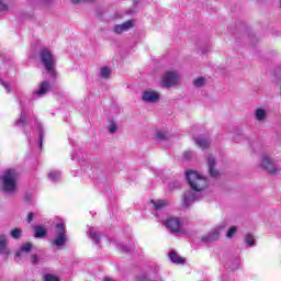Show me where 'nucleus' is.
I'll return each instance as SVG.
<instances>
[{"instance_id":"obj_46","label":"nucleus","mask_w":281,"mask_h":281,"mask_svg":"<svg viewBox=\"0 0 281 281\" xmlns=\"http://www.w3.org/2000/svg\"><path fill=\"white\" fill-rule=\"evenodd\" d=\"M198 142H203V139H198Z\"/></svg>"},{"instance_id":"obj_7","label":"nucleus","mask_w":281,"mask_h":281,"mask_svg":"<svg viewBox=\"0 0 281 281\" xmlns=\"http://www.w3.org/2000/svg\"><path fill=\"white\" fill-rule=\"evenodd\" d=\"M176 85H179V74L175 70L165 72L161 79V86L170 89V87H176Z\"/></svg>"},{"instance_id":"obj_18","label":"nucleus","mask_w":281,"mask_h":281,"mask_svg":"<svg viewBox=\"0 0 281 281\" xmlns=\"http://www.w3.org/2000/svg\"><path fill=\"white\" fill-rule=\"evenodd\" d=\"M7 246L8 237L5 235H0V254H9Z\"/></svg>"},{"instance_id":"obj_3","label":"nucleus","mask_w":281,"mask_h":281,"mask_svg":"<svg viewBox=\"0 0 281 281\" xmlns=\"http://www.w3.org/2000/svg\"><path fill=\"white\" fill-rule=\"evenodd\" d=\"M40 60L42 65L45 67L47 74H49L52 78H56V56H54L49 48L41 49Z\"/></svg>"},{"instance_id":"obj_1","label":"nucleus","mask_w":281,"mask_h":281,"mask_svg":"<svg viewBox=\"0 0 281 281\" xmlns=\"http://www.w3.org/2000/svg\"><path fill=\"white\" fill-rule=\"evenodd\" d=\"M186 176L191 190L184 192L182 205L190 207L194 201L200 199L196 192H203L207 188V178L196 171H187Z\"/></svg>"},{"instance_id":"obj_30","label":"nucleus","mask_w":281,"mask_h":281,"mask_svg":"<svg viewBox=\"0 0 281 281\" xmlns=\"http://www.w3.org/2000/svg\"><path fill=\"white\" fill-rule=\"evenodd\" d=\"M236 232H238V227L236 226H232L228 232L226 233V237L228 238H234V236L236 235Z\"/></svg>"},{"instance_id":"obj_25","label":"nucleus","mask_w":281,"mask_h":281,"mask_svg":"<svg viewBox=\"0 0 281 281\" xmlns=\"http://www.w3.org/2000/svg\"><path fill=\"white\" fill-rule=\"evenodd\" d=\"M71 159L77 161H85V154L82 151H75Z\"/></svg>"},{"instance_id":"obj_44","label":"nucleus","mask_w":281,"mask_h":281,"mask_svg":"<svg viewBox=\"0 0 281 281\" xmlns=\"http://www.w3.org/2000/svg\"><path fill=\"white\" fill-rule=\"evenodd\" d=\"M87 1H91V0H71V2L75 4L87 2Z\"/></svg>"},{"instance_id":"obj_11","label":"nucleus","mask_w":281,"mask_h":281,"mask_svg":"<svg viewBox=\"0 0 281 281\" xmlns=\"http://www.w3.org/2000/svg\"><path fill=\"white\" fill-rule=\"evenodd\" d=\"M88 236L94 243V245L100 247L101 235L97 227H90L88 231Z\"/></svg>"},{"instance_id":"obj_39","label":"nucleus","mask_w":281,"mask_h":281,"mask_svg":"<svg viewBox=\"0 0 281 281\" xmlns=\"http://www.w3.org/2000/svg\"><path fill=\"white\" fill-rule=\"evenodd\" d=\"M228 269H231V271H236V269H238V259H235Z\"/></svg>"},{"instance_id":"obj_26","label":"nucleus","mask_w":281,"mask_h":281,"mask_svg":"<svg viewBox=\"0 0 281 281\" xmlns=\"http://www.w3.org/2000/svg\"><path fill=\"white\" fill-rule=\"evenodd\" d=\"M245 243H246V245H249L250 247H254V245L256 243V238H254V235L247 234L245 236Z\"/></svg>"},{"instance_id":"obj_31","label":"nucleus","mask_w":281,"mask_h":281,"mask_svg":"<svg viewBox=\"0 0 281 281\" xmlns=\"http://www.w3.org/2000/svg\"><path fill=\"white\" fill-rule=\"evenodd\" d=\"M169 190H177L179 188H181V182L179 181H171L169 182V186H168Z\"/></svg>"},{"instance_id":"obj_43","label":"nucleus","mask_w":281,"mask_h":281,"mask_svg":"<svg viewBox=\"0 0 281 281\" xmlns=\"http://www.w3.org/2000/svg\"><path fill=\"white\" fill-rule=\"evenodd\" d=\"M183 157H184V159H190L192 157V153L191 151H186Z\"/></svg>"},{"instance_id":"obj_33","label":"nucleus","mask_w":281,"mask_h":281,"mask_svg":"<svg viewBox=\"0 0 281 281\" xmlns=\"http://www.w3.org/2000/svg\"><path fill=\"white\" fill-rule=\"evenodd\" d=\"M195 144L198 148H201L202 150H206V148H210V142H196Z\"/></svg>"},{"instance_id":"obj_45","label":"nucleus","mask_w":281,"mask_h":281,"mask_svg":"<svg viewBox=\"0 0 281 281\" xmlns=\"http://www.w3.org/2000/svg\"><path fill=\"white\" fill-rule=\"evenodd\" d=\"M44 137H43V132H40V136L37 138V142H43Z\"/></svg>"},{"instance_id":"obj_8","label":"nucleus","mask_w":281,"mask_h":281,"mask_svg":"<svg viewBox=\"0 0 281 281\" xmlns=\"http://www.w3.org/2000/svg\"><path fill=\"white\" fill-rule=\"evenodd\" d=\"M226 227H227V222H222L212 232H210L206 236L202 237V241L203 243H215V240H218V238H221V233Z\"/></svg>"},{"instance_id":"obj_28","label":"nucleus","mask_w":281,"mask_h":281,"mask_svg":"<svg viewBox=\"0 0 281 281\" xmlns=\"http://www.w3.org/2000/svg\"><path fill=\"white\" fill-rule=\"evenodd\" d=\"M100 77L101 78H110L111 77V69L109 68H101L100 70Z\"/></svg>"},{"instance_id":"obj_36","label":"nucleus","mask_w":281,"mask_h":281,"mask_svg":"<svg viewBox=\"0 0 281 281\" xmlns=\"http://www.w3.org/2000/svg\"><path fill=\"white\" fill-rule=\"evenodd\" d=\"M108 131L109 133L113 134V133H116L117 132V125L115 123H111L109 126H108Z\"/></svg>"},{"instance_id":"obj_17","label":"nucleus","mask_w":281,"mask_h":281,"mask_svg":"<svg viewBox=\"0 0 281 281\" xmlns=\"http://www.w3.org/2000/svg\"><path fill=\"white\" fill-rule=\"evenodd\" d=\"M32 251V243H26L21 246L20 250L16 251L15 258H21L23 254H30Z\"/></svg>"},{"instance_id":"obj_20","label":"nucleus","mask_w":281,"mask_h":281,"mask_svg":"<svg viewBox=\"0 0 281 281\" xmlns=\"http://www.w3.org/2000/svg\"><path fill=\"white\" fill-rule=\"evenodd\" d=\"M169 258L175 265H183V258L179 257V254H177V251L169 252Z\"/></svg>"},{"instance_id":"obj_41","label":"nucleus","mask_w":281,"mask_h":281,"mask_svg":"<svg viewBox=\"0 0 281 281\" xmlns=\"http://www.w3.org/2000/svg\"><path fill=\"white\" fill-rule=\"evenodd\" d=\"M33 144H34V146H36L37 150H43V142H36Z\"/></svg>"},{"instance_id":"obj_2","label":"nucleus","mask_w":281,"mask_h":281,"mask_svg":"<svg viewBox=\"0 0 281 281\" xmlns=\"http://www.w3.org/2000/svg\"><path fill=\"white\" fill-rule=\"evenodd\" d=\"M0 190L4 194H12L16 190V170L7 169L0 175Z\"/></svg>"},{"instance_id":"obj_19","label":"nucleus","mask_w":281,"mask_h":281,"mask_svg":"<svg viewBox=\"0 0 281 281\" xmlns=\"http://www.w3.org/2000/svg\"><path fill=\"white\" fill-rule=\"evenodd\" d=\"M25 124H27L25 111H21L20 119L15 121V126L18 128H24Z\"/></svg>"},{"instance_id":"obj_37","label":"nucleus","mask_w":281,"mask_h":281,"mask_svg":"<svg viewBox=\"0 0 281 281\" xmlns=\"http://www.w3.org/2000/svg\"><path fill=\"white\" fill-rule=\"evenodd\" d=\"M0 85H2V87L5 89L7 93H10L11 91L10 83H8L7 81H3V79L0 78Z\"/></svg>"},{"instance_id":"obj_14","label":"nucleus","mask_w":281,"mask_h":281,"mask_svg":"<svg viewBox=\"0 0 281 281\" xmlns=\"http://www.w3.org/2000/svg\"><path fill=\"white\" fill-rule=\"evenodd\" d=\"M154 135L156 139H159L160 142H166L170 139V133L167 131L156 130L154 131Z\"/></svg>"},{"instance_id":"obj_35","label":"nucleus","mask_w":281,"mask_h":281,"mask_svg":"<svg viewBox=\"0 0 281 281\" xmlns=\"http://www.w3.org/2000/svg\"><path fill=\"white\" fill-rule=\"evenodd\" d=\"M44 280H45V281H60V280L58 279V277H56V276H54V274H45V276H44Z\"/></svg>"},{"instance_id":"obj_42","label":"nucleus","mask_w":281,"mask_h":281,"mask_svg":"<svg viewBox=\"0 0 281 281\" xmlns=\"http://www.w3.org/2000/svg\"><path fill=\"white\" fill-rule=\"evenodd\" d=\"M32 221H34V213L31 212V213L27 214L26 222L32 223Z\"/></svg>"},{"instance_id":"obj_38","label":"nucleus","mask_w":281,"mask_h":281,"mask_svg":"<svg viewBox=\"0 0 281 281\" xmlns=\"http://www.w3.org/2000/svg\"><path fill=\"white\" fill-rule=\"evenodd\" d=\"M137 281H153L146 274H140L136 278Z\"/></svg>"},{"instance_id":"obj_12","label":"nucleus","mask_w":281,"mask_h":281,"mask_svg":"<svg viewBox=\"0 0 281 281\" xmlns=\"http://www.w3.org/2000/svg\"><path fill=\"white\" fill-rule=\"evenodd\" d=\"M150 203L155 212H161V210H165V207H168V205H170V202L168 200H150Z\"/></svg>"},{"instance_id":"obj_5","label":"nucleus","mask_w":281,"mask_h":281,"mask_svg":"<svg viewBox=\"0 0 281 281\" xmlns=\"http://www.w3.org/2000/svg\"><path fill=\"white\" fill-rule=\"evenodd\" d=\"M164 225L171 234H179V236H187L188 234V231L183 228V224H181V220L178 217L168 218Z\"/></svg>"},{"instance_id":"obj_10","label":"nucleus","mask_w":281,"mask_h":281,"mask_svg":"<svg viewBox=\"0 0 281 281\" xmlns=\"http://www.w3.org/2000/svg\"><path fill=\"white\" fill-rule=\"evenodd\" d=\"M207 166L210 177H212L213 179H218V177H221V172H218V170L215 169L216 159L214 158V156H207Z\"/></svg>"},{"instance_id":"obj_6","label":"nucleus","mask_w":281,"mask_h":281,"mask_svg":"<svg viewBox=\"0 0 281 281\" xmlns=\"http://www.w3.org/2000/svg\"><path fill=\"white\" fill-rule=\"evenodd\" d=\"M260 166L262 170H266V172H269V175H278V172H280V168H278V162L270 158V156L267 154H262Z\"/></svg>"},{"instance_id":"obj_16","label":"nucleus","mask_w":281,"mask_h":281,"mask_svg":"<svg viewBox=\"0 0 281 281\" xmlns=\"http://www.w3.org/2000/svg\"><path fill=\"white\" fill-rule=\"evenodd\" d=\"M47 91H49V83H48V81H43L40 86V89L34 92V95L42 97V95H45V93H47Z\"/></svg>"},{"instance_id":"obj_15","label":"nucleus","mask_w":281,"mask_h":281,"mask_svg":"<svg viewBox=\"0 0 281 281\" xmlns=\"http://www.w3.org/2000/svg\"><path fill=\"white\" fill-rule=\"evenodd\" d=\"M255 120H257V122H265V120H267V110L263 108L255 110Z\"/></svg>"},{"instance_id":"obj_40","label":"nucleus","mask_w":281,"mask_h":281,"mask_svg":"<svg viewBox=\"0 0 281 281\" xmlns=\"http://www.w3.org/2000/svg\"><path fill=\"white\" fill-rule=\"evenodd\" d=\"M31 261H32V265H38V256L37 255H32L31 256Z\"/></svg>"},{"instance_id":"obj_9","label":"nucleus","mask_w":281,"mask_h":281,"mask_svg":"<svg viewBox=\"0 0 281 281\" xmlns=\"http://www.w3.org/2000/svg\"><path fill=\"white\" fill-rule=\"evenodd\" d=\"M160 98L161 94H159V92L153 88H148L142 93V100L143 102H146V104H155L158 100H160Z\"/></svg>"},{"instance_id":"obj_4","label":"nucleus","mask_w":281,"mask_h":281,"mask_svg":"<svg viewBox=\"0 0 281 281\" xmlns=\"http://www.w3.org/2000/svg\"><path fill=\"white\" fill-rule=\"evenodd\" d=\"M55 229L56 236L52 241V245H54L55 247H65V245H67V240H69V236H67V229H65V224H56Z\"/></svg>"},{"instance_id":"obj_34","label":"nucleus","mask_w":281,"mask_h":281,"mask_svg":"<svg viewBox=\"0 0 281 281\" xmlns=\"http://www.w3.org/2000/svg\"><path fill=\"white\" fill-rule=\"evenodd\" d=\"M117 249L120 251H122L123 254H128V251H131V249H128V247H126L124 244H117Z\"/></svg>"},{"instance_id":"obj_21","label":"nucleus","mask_w":281,"mask_h":281,"mask_svg":"<svg viewBox=\"0 0 281 281\" xmlns=\"http://www.w3.org/2000/svg\"><path fill=\"white\" fill-rule=\"evenodd\" d=\"M35 232V238H44V236H47V231L43 226H35L34 227Z\"/></svg>"},{"instance_id":"obj_27","label":"nucleus","mask_w":281,"mask_h":281,"mask_svg":"<svg viewBox=\"0 0 281 281\" xmlns=\"http://www.w3.org/2000/svg\"><path fill=\"white\" fill-rule=\"evenodd\" d=\"M21 234H23V231H21V228H14L13 231H11V236L15 240H19V238H21Z\"/></svg>"},{"instance_id":"obj_29","label":"nucleus","mask_w":281,"mask_h":281,"mask_svg":"<svg viewBox=\"0 0 281 281\" xmlns=\"http://www.w3.org/2000/svg\"><path fill=\"white\" fill-rule=\"evenodd\" d=\"M252 148H254V153H265V148L262 147V143H254Z\"/></svg>"},{"instance_id":"obj_24","label":"nucleus","mask_w":281,"mask_h":281,"mask_svg":"<svg viewBox=\"0 0 281 281\" xmlns=\"http://www.w3.org/2000/svg\"><path fill=\"white\" fill-rule=\"evenodd\" d=\"M10 10V0H0V12H8Z\"/></svg>"},{"instance_id":"obj_23","label":"nucleus","mask_w":281,"mask_h":281,"mask_svg":"<svg viewBox=\"0 0 281 281\" xmlns=\"http://www.w3.org/2000/svg\"><path fill=\"white\" fill-rule=\"evenodd\" d=\"M48 179L53 181V183H56V181L60 180V171H50L48 173Z\"/></svg>"},{"instance_id":"obj_22","label":"nucleus","mask_w":281,"mask_h":281,"mask_svg":"<svg viewBox=\"0 0 281 281\" xmlns=\"http://www.w3.org/2000/svg\"><path fill=\"white\" fill-rule=\"evenodd\" d=\"M206 82H207V79H205V77H198L196 79L193 80V86L199 89L201 87H205Z\"/></svg>"},{"instance_id":"obj_13","label":"nucleus","mask_w":281,"mask_h":281,"mask_svg":"<svg viewBox=\"0 0 281 281\" xmlns=\"http://www.w3.org/2000/svg\"><path fill=\"white\" fill-rule=\"evenodd\" d=\"M133 27V21L128 20L124 22L123 24H117L114 26L115 34H122V32H128Z\"/></svg>"},{"instance_id":"obj_32","label":"nucleus","mask_w":281,"mask_h":281,"mask_svg":"<svg viewBox=\"0 0 281 281\" xmlns=\"http://www.w3.org/2000/svg\"><path fill=\"white\" fill-rule=\"evenodd\" d=\"M24 201L30 205L34 201V193L26 192L24 195Z\"/></svg>"}]
</instances>
